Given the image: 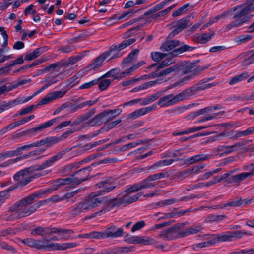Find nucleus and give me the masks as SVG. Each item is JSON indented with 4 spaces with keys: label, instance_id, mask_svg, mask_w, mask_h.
Instances as JSON below:
<instances>
[{
    "label": "nucleus",
    "instance_id": "6ab92c4d",
    "mask_svg": "<svg viewBox=\"0 0 254 254\" xmlns=\"http://www.w3.org/2000/svg\"><path fill=\"white\" fill-rule=\"evenodd\" d=\"M106 59V57L102 53L92 61L88 68L89 70H96L103 65V63Z\"/></svg>",
    "mask_w": 254,
    "mask_h": 254
},
{
    "label": "nucleus",
    "instance_id": "de8ad7c7",
    "mask_svg": "<svg viewBox=\"0 0 254 254\" xmlns=\"http://www.w3.org/2000/svg\"><path fill=\"white\" fill-rule=\"evenodd\" d=\"M34 118H35L34 115H30L29 116H28V117H24V118H22L21 120H18L17 121L13 123V125L14 126V127L15 128V127H19L20 125H23V124H25L26 123H27V122L30 121V120L33 119Z\"/></svg>",
    "mask_w": 254,
    "mask_h": 254
},
{
    "label": "nucleus",
    "instance_id": "a211bd4d",
    "mask_svg": "<svg viewBox=\"0 0 254 254\" xmlns=\"http://www.w3.org/2000/svg\"><path fill=\"white\" fill-rule=\"evenodd\" d=\"M32 99V97H28L26 98H25L24 97H18L15 100L4 103L2 106H3L5 110H6L17 105L26 103Z\"/></svg>",
    "mask_w": 254,
    "mask_h": 254
},
{
    "label": "nucleus",
    "instance_id": "b1692460",
    "mask_svg": "<svg viewBox=\"0 0 254 254\" xmlns=\"http://www.w3.org/2000/svg\"><path fill=\"white\" fill-rule=\"evenodd\" d=\"M24 62L23 58L22 56H19L17 59L13 61L8 66L0 69V76L6 75L8 71L9 68L13 66L16 64H21Z\"/></svg>",
    "mask_w": 254,
    "mask_h": 254
},
{
    "label": "nucleus",
    "instance_id": "79ce46f5",
    "mask_svg": "<svg viewBox=\"0 0 254 254\" xmlns=\"http://www.w3.org/2000/svg\"><path fill=\"white\" fill-rule=\"evenodd\" d=\"M155 243V240L147 236H139L138 244L143 245H152Z\"/></svg>",
    "mask_w": 254,
    "mask_h": 254
},
{
    "label": "nucleus",
    "instance_id": "4c0bfd02",
    "mask_svg": "<svg viewBox=\"0 0 254 254\" xmlns=\"http://www.w3.org/2000/svg\"><path fill=\"white\" fill-rule=\"evenodd\" d=\"M135 41V39L134 38H130L128 39H126V40L123 41L120 44H119L117 45L114 46V47L116 49H117V50H118L120 52L121 50L124 49L127 46L130 45V44H131L132 43L134 42Z\"/></svg>",
    "mask_w": 254,
    "mask_h": 254
},
{
    "label": "nucleus",
    "instance_id": "f03ea898",
    "mask_svg": "<svg viewBox=\"0 0 254 254\" xmlns=\"http://www.w3.org/2000/svg\"><path fill=\"white\" fill-rule=\"evenodd\" d=\"M229 10L232 11L229 15H233L235 20L227 25L228 29L240 27L249 22L253 17L251 13L254 11V6L252 4H244L237 6Z\"/></svg>",
    "mask_w": 254,
    "mask_h": 254
},
{
    "label": "nucleus",
    "instance_id": "2eb2a0df",
    "mask_svg": "<svg viewBox=\"0 0 254 254\" xmlns=\"http://www.w3.org/2000/svg\"><path fill=\"white\" fill-rule=\"evenodd\" d=\"M104 238H117L123 235L124 231L122 228L116 229L115 226H111L103 231Z\"/></svg>",
    "mask_w": 254,
    "mask_h": 254
},
{
    "label": "nucleus",
    "instance_id": "5701e85b",
    "mask_svg": "<svg viewBox=\"0 0 254 254\" xmlns=\"http://www.w3.org/2000/svg\"><path fill=\"white\" fill-rule=\"evenodd\" d=\"M214 35L213 32H209L202 34H198L195 37V41L201 44H205L210 41Z\"/></svg>",
    "mask_w": 254,
    "mask_h": 254
},
{
    "label": "nucleus",
    "instance_id": "338daca9",
    "mask_svg": "<svg viewBox=\"0 0 254 254\" xmlns=\"http://www.w3.org/2000/svg\"><path fill=\"white\" fill-rule=\"evenodd\" d=\"M252 38V36L251 35H242L237 38L238 42L240 43L246 42L250 40Z\"/></svg>",
    "mask_w": 254,
    "mask_h": 254
},
{
    "label": "nucleus",
    "instance_id": "20e7f679",
    "mask_svg": "<svg viewBox=\"0 0 254 254\" xmlns=\"http://www.w3.org/2000/svg\"><path fill=\"white\" fill-rule=\"evenodd\" d=\"M103 199L95 195H90L85 199L72 206L69 213L73 217L82 213H86L98 207L102 202Z\"/></svg>",
    "mask_w": 254,
    "mask_h": 254
},
{
    "label": "nucleus",
    "instance_id": "cd10ccee",
    "mask_svg": "<svg viewBox=\"0 0 254 254\" xmlns=\"http://www.w3.org/2000/svg\"><path fill=\"white\" fill-rule=\"evenodd\" d=\"M253 177V173L243 172L239 174L233 176L231 179L234 182H240L247 178H251Z\"/></svg>",
    "mask_w": 254,
    "mask_h": 254
},
{
    "label": "nucleus",
    "instance_id": "c03bdc74",
    "mask_svg": "<svg viewBox=\"0 0 254 254\" xmlns=\"http://www.w3.org/2000/svg\"><path fill=\"white\" fill-rule=\"evenodd\" d=\"M198 73L192 72L190 73L187 74L186 75L183 77L177 82V84L182 85L183 84H186L188 81L192 79L194 76H195Z\"/></svg>",
    "mask_w": 254,
    "mask_h": 254
},
{
    "label": "nucleus",
    "instance_id": "412c9836",
    "mask_svg": "<svg viewBox=\"0 0 254 254\" xmlns=\"http://www.w3.org/2000/svg\"><path fill=\"white\" fill-rule=\"evenodd\" d=\"M58 121H59L58 118H54L51 120H49V121L39 125L37 127L32 128V129H31L30 131H31V132L42 131L44 129H45L47 128L50 127L54 124L57 123Z\"/></svg>",
    "mask_w": 254,
    "mask_h": 254
},
{
    "label": "nucleus",
    "instance_id": "0e129e2a",
    "mask_svg": "<svg viewBox=\"0 0 254 254\" xmlns=\"http://www.w3.org/2000/svg\"><path fill=\"white\" fill-rule=\"evenodd\" d=\"M53 101L52 97L50 93L48 94L38 104V105H43L47 104Z\"/></svg>",
    "mask_w": 254,
    "mask_h": 254
},
{
    "label": "nucleus",
    "instance_id": "49530a36",
    "mask_svg": "<svg viewBox=\"0 0 254 254\" xmlns=\"http://www.w3.org/2000/svg\"><path fill=\"white\" fill-rule=\"evenodd\" d=\"M224 111L220 112L217 113H214L213 115H208L202 117L197 121V123H200L204 122L206 121L211 120L215 119L218 115L223 114Z\"/></svg>",
    "mask_w": 254,
    "mask_h": 254
},
{
    "label": "nucleus",
    "instance_id": "dca6fc26",
    "mask_svg": "<svg viewBox=\"0 0 254 254\" xmlns=\"http://www.w3.org/2000/svg\"><path fill=\"white\" fill-rule=\"evenodd\" d=\"M177 64L173 66H171L165 69L161 70H157L151 73L152 78H156L160 76H166L172 72L178 73Z\"/></svg>",
    "mask_w": 254,
    "mask_h": 254
},
{
    "label": "nucleus",
    "instance_id": "e2e57ef3",
    "mask_svg": "<svg viewBox=\"0 0 254 254\" xmlns=\"http://www.w3.org/2000/svg\"><path fill=\"white\" fill-rule=\"evenodd\" d=\"M119 69L118 68H114L107 73H106L104 75V77H114L116 78V76H118L117 74L119 73Z\"/></svg>",
    "mask_w": 254,
    "mask_h": 254
},
{
    "label": "nucleus",
    "instance_id": "09e8293b",
    "mask_svg": "<svg viewBox=\"0 0 254 254\" xmlns=\"http://www.w3.org/2000/svg\"><path fill=\"white\" fill-rule=\"evenodd\" d=\"M131 251V247H116L113 250L112 253L114 254H123Z\"/></svg>",
    "mask_w": 254,
    "mask_h": 254
},
{
    "label": "nucleus",
    "instance_id": "7ed1b4c3",
    "mask_svg": "<svg viewBox=\"0 0 254 254\" xmlns=\"http://www.w3.org/2000/svg\"><path fill=\"white\" fill-rule=\"evenodd\" d=\"M56 189V188L47 189L41 190L16 203L15 206L16 207V210L18 212L19 217H22L30 215L35 211L33 205L28 206L33 202L35 198H39L41 195L45 194H50Z\"/></svg>",
    "mask_w": 254,
    "mask_h": 254
},
{
    "label": "nucleus",
    "instance_id": "6e6d98bb",
    "mask_svg": "<svg viewBox=\"0 0 254 254\" xmlns=\"http://www.w3.org/2000/svg\"><path fill=\"white\" fill-rule=\"evenodd\" d=\"M98 81H99V79H95V80L91 81L89 82L85 83L81 85L79 87V88L80 89L90 88L92 86L97 84L98 83Z\"/></svg>",
    "mask_w": 254,
    "mask_h": 254
},
{
    "label": "nucleus",
    "instance_id": "2f4dec72",
    "mask_svg": "<svg viewBox=\"0 0 254 254\" xmlns=\"http://www.w3.org/2000/svg\"><path fill=\"white\" fill-rule=\"evenodd\" d=\"M103 54L106 57V59L110 56V60L116 58L122 55L120 52L113 46L111 47L109 51H106Z\"/></svg>",
    "mask_w": 254,
    "mask_h": 254
},
{
    "label": "nucleus",
    "instance_id": "423d86ee",
    "mask_svg": "<svg viewBox=\"0 0 254 254\" xmlns=\"http://www.w3.org/2000/svg\"><path fill=\"white\" fill-rule=\"evenodd\" d=\"M179 41L177 40L167 41L162 44L160 49L162 51H171L170 54L172 55L173 57H176L184 52L187 51H192L195 48L194 47L189 46L187 45H184L178 48H175L179 45Z\"/></svg>",
    "mask_w": 254,
    "mask_h": 254
},
{
    "label": "nucleus",
    "instance_id": "9d476101",
    "mask_svg": "<svg viewBox=\"0 0 254 254\" xmlns=\"http://www.w3.org/2000/svg\"><path fill=\"white\" fill-rule=\"evenodd\" d=\"M247 234H249L247 232L241 230L236 231H227L221 235H213L212 236L213 240L216 241V243H217L233 241L235 239L241 238L244 235Z\"/></svg>",
    "mask_w": 254,
    "mask_h": 254
},
{
    "label": "nucleus",
    "instance_id": "8fccbe9b",
    "mask_svg": "<svg viewBox=\"0 0 254 254\" xmlns=\"http://www.w3.org/2000/svg\"><path fill=\"white\" fill-rule=\"evenodd\" d=\"M167 54L159 52H154L151 53V57L152 60L155 62H158L164 59Z\"/></svg>",
    "mask_w": 254,
    "mask_h": 254
},
{
    "label": "nucleus",
    "instance_id": "72a5a7b5",
    "mask_svg": "<svg viewBox=\"0 0 254 254\" xmlns=\"http://www.w3.org/2000/svg\"><path fill=\"white\" fill-rule=\"evenodd\" d=\"M248 77V73L246 72L243 73L240 75L232 77L230 79L229 83L231 85H235Z\"/></svg>",
    "mask_w": 254,
    "mask_h": 254
},
{
    "label": "nucleus",
    "instance_id": "c756f323",
    "mask_svg": "<svg viewBox=\"0 0 254 254\" xmlns=\"http://www.w3.org/2000/svg\"><path fill=\"white\" fill-rule=\"evenodd\" d=\"M138 50L137 49H135L132 51V52L128 55L127 57L124 59L123 61V64L125 66H126L127 64L132 63L133 61H134L138 55Z\"/></svg>",
    "mask_w": 254,
    "mask_h": 254
},
{
    "label": "nucleus",
    "instance_id": "393cba45",
    "mask_svg": "<svg viewBox=\"0 0 254 254\" xmlns=\"http://www.w3.org/2000/svg\"><path fill=\"white\" fill-rule=\"evenodd\" d=\"M203 229L201 225L191 227L181 232V236L184 237L191 234H195L201 231Z\"/></svg>",
    "mask_w": 254,
    "mask_h": 254
},
{
    "label": "nucleus",
    "instance_id": "a19ab883",
    "mask_svg": "<svg viewBox=\"0 0 254 254\" xmlns=\"http://www.w3.org/2000/svg\"><path fill=\"white\" fill-rule=\"evenodd\" d=\"M160 96V93H156L143 99L141 105H146L156 100Z\"/></svg>",
    "mask_w": 254,
    "mask_h": 254
},
{
    "label": "nucleus",
    "instance_id": "603ef678",
    "mask_svg": "<svg viewBox=\"0 0 254 254\" xmlns=\"http://www.w3.org/2000/svg\"><path fill=\"white\" fill-rule=\"evenodd\" d=\"M11 190L10 189L4 190L0 193V207L9 197L8 193Z\"/></svg>",
    "mask_w": 254,
    "mask_h": 254
},
{
    "label": "nucleus",
    "instance_id": "c9c22d12",
    "mask_svg": "<svg viewBox=\"0 0 254 254\" xmlns=\"http://www.w3.org/2000/svg\"><path fill=\"white\" fill-rule=\"evenodd\" d=\"M178 160V159H168L162 160L158 161L152 165V168H158L159 167H161L165 166L170 165L173 163V162L175 161Z\"/></svg>",
    "mask_w": 254,
    "mask_h": 254
},
{
    "label": "nucleus",
    "instance_id": "f257e3e1",
    "mask_svg": "<svg viewBox=\"0 0 254 254\" xmlns=\"http://www.w3.org/2000/svg\"><path fill=\"white\" fill-rule=\"evenodd\" d=\"M49 240L44 239L43 240L35 239L31 238L24 239L21 242L27 246L36 249H44L48 251L51 250H65L76 246L74 243H48Z\"/></svg>",
    "mask_w": 254,
    "mask_h": 254
},
{
    "label": "nucleus",
    "instance_id": "4be33fe9",
    "mask_svg": "<svg viewBox=\"0 0 254 254\" xmlns=\"http://www.w3.org/2000/svg\"><path fill=\"white\" fill-rule=\"evenodd\" d=\"M43 233L46 234H52L53 233H61L64 235L69 236L71 233V230H67L64 229H59L55 227H43Z\"/></svg>",
    "mask_w": 254,
    "mask_h": 254
},
{
    "label": "nucleus",
    "instance_id": "a18cd8bd",
    "mask_svg": "<svg viewBox=\"0 0 254 254\" xmlns=\"http://www.w3.org/2000/svg\"><path fill=\"white\" fill-rule=\"evenodd\" d=\"M97 145V143L95 142L94 143L88 144L83 147L78 148L76 150L75 155H77L80 154H82L84 153L86 151L89 150L93 147L96 146Z\"/></svg>",
    "mask_w": 254,
    "mask_h": 254
},
{
    "label": "nucleus",
    "instance_id": "3c124183",
    "mask_svg": "<svg viewBox=\"0 0 254 254\" xmlns=\"http://www.w3.org/2000/svg\"><path fill=\"white\" fill-rule=\"evenodd\" d=\"M174 63L172 58H167L157 64L158 69L163 68Z\"/></svg>",
    "mask_w": 254,
    "mask_h": 254
},
{
    "label": "nucleus",
    "instance_id": "6e6552de",
    "mask_svg": "<svg viewBox=\"0 0 254 254\" xmlns=\"http://www.w3.org/2000/svg\"><path fill=\"white\" fill-rule=\"evenodd\" d=\"M89 168L87 167L80 169L75 172L72 177L59 180L58 185H63L72 183L79 184L87 179L89 175Z\"/></svg>",
    "mask_w": 254,
    "mask_h": 254
},
{
    "label": "nucleus",
    "instance_id": "bb28decb",
    "mask_svg": "<svg viewBox=\"0 0 254 254\" xmlns=\"http://www.w3.org/2000/svg\"><path fill=\"white\" fill-rule=\"evenodd\" d=\"M209 158V156L208 155L197 154L188 157L187 159V161L190 164H193L200 161L206 160Z\"/></svg>",
    "mask_w": 254,
    "mask_h": 254
},
{
    "label": "nucleus",
    "instance_id": "f704fd0d",
    "mask_svg": "<svg viewBox=\"0 0 254 254\" xmlns=\"http://www.w3.org/2000/svg\"><path fill=\"white\" fill-rule=\"evenodd\" d=\"M96 102H97L96 100H93V101L89 100V101H85V102H82L80 104L72 106L71 107V110H72V112H75V111L78 110V109H81L86 106H91L93 105L94 104H95L96 103Z\"/></svg>",
    "mask_w": 254,
    "mask_h": 254
},
{
    "label": "nucleus",
    "instance_id": "bf43d9fd",
    "mask_svg": "<svg viewBox=\"0 0 254 254\" xmlns=\"http://www.w3.org/2000/svg\"><path fill=\"white\" fill-rule=\"evenodd\" d=\"M1 35L3 38V42L2 44V46L3 47L2 49H4V50L8 51L9 49V47H7L8 39V35L7 34V33L6 31H4V32H2V33H1Z\"/></svg>",
    "mask_w": 254,
    "mask_h": 254
},
{
    "label": "nucleus",
    "instance_id": "37998d69",
    "mask_svg": "<svg viewBox=\"0 0 254 254\" xmlns=\"http://www.w3.org/2000/svg\"><path fill=\"white\" fill-rule=\"evenodd\" d=\"M211 239L209 241L206 242H203L201 243H198L193 246V249L197 250L199 248H202L204 247H209L213 245L214 244L216 243V241L213 240L212 238V236H211Z\"/></svg>",
    "mask_w": 254,
    "mask_h": 254
},
{
    "label": "nucleus",
    "instance_id": "0eeeda50",
    "mask_svg": "<svg viewBox=\"0 0 254 254\" xmlns=\"http://www.w3.org/2000/svg\"><path fill=\"white\" fill-rule=\"evenodd\" d=\"M165 175L166 173L163 172L150 175L140 183L132 185L129 190L130 191H139L143 189L152 188L156 185L153 181L163 178L165 177Z\"/></svg>",
    "mask_w": 254,
    "mask_h": 254
},
{
    "label": "nucleus",
    "instance_id": "ddd939ff",
    "mask_svg": "<svg viewBox=\"0 0 254 254\" xmlns=\"http://www.w3.org/2000/svg\"><path fill=\"white\" fill-rule=\"evenodd\" d=\"M178 73L179 74H187L192 72L198 73V70L193 64L190 63H177Z\"/></svg>",
    "mask_w": 254,
    "mask_h": 254
},
{
    "label": "nucleus",
    "instance_id": "f8f14e48",
    "mask_svg": "<svg viewBox=\"0 0 254 254\" xmlns=\"http://www.w3.org/2000/svg\"><path fill=\"white\" fill-rule=\"evenodd\" d=\"M65 153L66 151L64 150L60 151L49 159L43 162L41 164L38 166L37 168H35V170H39L44 169L52 166L55 162L61 159Z\"/></svg>",
    "mask_w": 254,
    "mask_h": 254
},
{
    "label": "nucleus",
    "instance_id": "1a4fd4ad",
    "mask_svg": "<svg viewBox=\"0 0 254 254\" xmlns=\"http://www.w3.org/2000/svg\"><path fill=\"white\" fill-rule=\"evenodd\" d=\"M131 187L127 189L121 198H114L112 200V203L114 205H127L136 201L139 197L141 196L140 193L133 194V193L137 191H130Z\"/></svg>",
    "mask_w": 254,
    "mask_h": 254
},
{
    "label": "nucleus",
    "instance_id": "f3484780",
    "mask_svg": "<svg viewBox=\"0 0 254 254\" xmlns=\"http://www.w3.org/2000/svg\"><path fill=\"white\" fill-rule=\"evenodd\" d=\"M245 199H242L240 198H236L233 201L227 202L223 203L218 205L217 208H224L226 207H240L243 205H245Z\"/></svg>",
    "mask_w": 254,
    "mask_h": 254
},
{
    "label": "nucleus",
    "instance_id": "69168bd1",
    "mask_svg": "<svg viewBox=\"0 0 254 254\" xmlns=\"http://www.w3.org/2000/svg\"><path fill=\"white\" fill-rule=\"evenodd\" d=\"M166 5H165V3H164L163 1H162L160 2L159 3L156 4L153 7H152L150 11L151 12H155L156 11H159L162 9H163L164 7H165Z\"/></svg>",
    "mask_w": 254,
    "mask_h": 254
},
{
    "label": "nucleus",
    "instance_id": "473e14b6",
    "mask_svg": "<svg viewBox=\"0 0 254 254\" xmlns=\"http://www.w3.org/2000/svg\"><path fill=\"white\" fill-rule=\"evenodd\" d=\"M104 114L103 113H100L98 115L96 116L94 118L90 120L88 122L86 123V124H88L90 126H99L101 125L103 122L102 117L104 116Z\"/></svg>",
    "mask_w": 254,
    "mask_h": 254
},
{
    "label": "nucleus",
    "instance_id": "4468645a",
    "mask_svg": "<svg viewBox=\"0 0 254 254\" xmlns=\"http://www.w3.org/2000/svg\"><path fill=\"white\" fill-rule=\"evenodd\" d=\"M157 107L156 104H153L151 106L143 107L141 109L135 110L134 111L130 113L127 117L128 120H134L138 117L143 116L147 113L154 110Z\"/></svg>",
    "mask_w": 254,
    "mask_h": 254
},
{
    "label": "nucleus",
    "instance_id": "4d7b16f0",
    "mask_svg": "<svg viewBox=\"0 0 254 254\" xmlns=\"http://www.w3.org/2000/svg\"><path fill=\"white\" fill-rule=\"evenodd\" d=\"M112 80L110 79H103L99 84V88L101 90H106L111 84Z\"/></svg>",
    "mask_w": 254,
    "mask_h": 254
},
{
    "label": "nucleus",
    "instance_id": "ea45409f",
    "mask_svg": "<svg viewBox=\"0 0 254 254\" xmlns=\"http://www.w3.org/2000/svg\"><path fill=\"white\" fill-rule=\"evenodd\" d=\"M33 147H34L33 143H31L29 144H27V145H23V146L18 147L15 150H11V152H12L13 153V156H14L19 155L22 153V151L28 150Z\"/></svg>",
    "mask_w": 254,
    "mask_h": 254
},
{
    "label": "nucleus",
    "instance_id": "39448f33",
    "mask_svg": "<svg viewBox=\"0 0 254 254\" xmlns=\"http://www.w3.org/2000/svg\"><path fill=\"white\" fill-rule=\"evenodd\" d=\"M192 94V90L189 88L176 95L173 94L165 95L158 100L157 104L161 107L171 106L184 100Z\"/></svg>",
    "mask_w": 254,
    "mask_h": 254
},
{
    "label": "nucleus",
    "instance_id": "a878e982",
    "mask_svg": "<svg viewBox=\"0 0 254 254\" xmlns=\"http://www.w3.org/2000/svg\"><path fill=\"white\" fill-rule=\"evenodd\" d=\"M157 83H158V80L150 81L149 82L144 83V84H143L140 86H137V87L133 88L131 90V92H138V91H140L142 90H145L150 87L154 86L156 85Z\"/></svg>",
    "mask_w": 254,
    "mask_h": 254
},
{
    "label": "nucleus",
    "instance_id": "aec40b11",
    "mask_svg": "<svg viewBox=\"0 0 254 254\" xmlns=\"http://www.w3.org/2000/svg\"><path fill=\"white\" fill-rule=\"evenodd\" d=\"M96 186L100 189V193L98 194H100L102 193H108L113 190L115 186H114L112 183L106 181H102L99 182L96 185Z\"/></svg>",
    "mask_w": 254,
    "mask_h": 254
},
{
    "label": "nucleus",
    "instance_id": "13d9d810",
    "mask_svg": "<svg viewBox=\"0 0 254 254\" xmlns=\"http://www.w3.org/2000/svg\"><path fill=\"white\" fill-rule=\"evenodd\" d=\"M189 5L188 4H186L183 6L180 7L179 8L173 11L172 13V16L173 17H177L178 16L181 15L183 11H184L188 7Z\"/></svg>",
    "mask_w": 254,
    "mask_h": 254
},
{
    "label": "nucleus",
    "instance_id": "9b49d317",
    "mask_svg": "<svg viewBox=\"0 0 254 254\" xmlns=\"http://www.w3.org/2000/svg\"><path fill=\"white\" fill-rule=\"evenodd\" d=\"M33 170V169L30 168L21 170L14 175V179L18 185H25L32 180Z\"/></svg>",
    "mask_w": 254,
    "mask_h": 254
},
{
    "label": "nucleus",
    "instance_id": "c85d7f7f",
    "mask_svg": "<svg viewBox=\"0 0 254 254\" xmlns=\"http://www.w3.org/2000/svg\"><path fill=\"white\" fill-rule=\"evenodd\" d=\"M231 10H227L223 12L219 15L215 17H211L209 21L207 23L206 26H209L213 24V23L217 22L219 19H224L229 15L231 13Z\"/></svg>",
    "mask_w": 254,
    "mask_h": 254
},
{
    "label": "nucleus",
    "instance_id": "052dcab7",
    "mask_svg": "<svg viewBox=\"0 0 254 254\" xmlns=\"http://www.w3.org/2000/svg\"><path fill=\"white\" fill-rule=\"evenodd\" d=\"M65 93L66 91H58L50 93L53 100L62 98Z\"/></svg>",
    "mask_w": 254,
    "mask_h": 254
},
{
    "label": "nucleus",
    "instance_id": "864d4df0",
    "mask_svg": "<svg viewBox=\"0 0 254 254\" xmlns=\"http://www.w3.org/2000/svg\"><path fill=\"white\" fill-rule=\"evenodd\" d=\"M61 141V139L58 137H47L46 138V145L48 146H53Z\"/></svg>",
    "mask_w": 254,
    "mask_h": 254
},
{
    "label": "nucleus",
    "instance_id": "7c9ffc66",
    "mask_svg": "<svg viewBox=\"0 0 254 254\" xmlns=\"http://www.w3.org/2000/svg\"><path fill=\"white\" fill-rule=\"evenodd\" d=\"M43 48H37L32 52L26 54L25 56V60L26 61H31L32 60H33L39 57L41 54H42L43 53Z\"/></svg>",
    "mask_w": 254,
    "mask_h": 254
},
{
    "label": "nucleus",
    "instance_id": "5fc2aeb1",
    "mask_svg": "<svg viewBox=\"0 0 254 254\" xmlns=\"http://www.w3.org/2000/svg\"><path fill=\"white\" fill-rule=\"evenodd\" d=\"M139 236H130L128 234L125 237V240L130 244H138Z\"/></svg>",
    "mask_w": 254,
    "mask_h": 254
},
{
    "label": "nucleus",
    "instance_id": "680f3d73",
    "mask_svg": "<svg viewBox=\"0 0 254 254\" xmlns=\"http://www.w3.org/2000/svg\"><path fill=\"white\" fill-rule=\"evenodd\" d=\"M145 64L144 62L141 61L135 64H134L130 68L126 69L128 74H131L132 72H133L135 70H136L137 68H138L139 67L142 66Z\"/></svg>",
    "mask_w": 254,
    "mask_h": 254
},
{
    "label": "nucleus",
    "instance_id": "e433bc0d",
    "mask_svg": "<svg viewBox=\"0 0 254 254\" xmlns=\"http://www.w3.org/2000/svg\"><path fill=\"white\" fill-rule=\"evenodd\" d=\"M187 26V22L186 19H181L177 22L176 28L173 31V35H176L184 29Z\"/></svg>",
    "mask_w": 254,
    "mask_h": 254
},
{
    "label": "nucleus",
    "instance_id": "58836bf2",
    "mask_svg": "<svg viewBox=\"0 0 254 254\" xmlns=\"http://www.w3.org/2000/svg\"><path fill=\"white\" fill-rule=\"evenodd\" d=\"M83 57L84 54H80L74 57H70L64 63V66H67L70 65H73L76 63H77L78 61L81 60Z\"/></svg>",
    "mask_w": 254,
    "mask_h": 254
},
{
    "label": "nucleus",
    "instance_id": "774afa93",
    "mask_svg": "<svg viewBox=\"0 0 254 254\" xmlns=\"http://www.w3.org/2000/svg\"><path fill=\"white\" fill-rule=\"evenodd\" d=\"M145 226V222L143 221H139L135 223L132 227L131 231L132 232L140 229Z\"/></svg>",
    "mask_w": 254,
    "mask_h": 254
}]
</instances>
